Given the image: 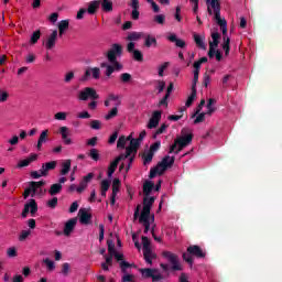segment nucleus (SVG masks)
Masks as SVG:
<instances>
[{
	"label": "nucleus",
	"mask_w": 282,
	"mask_h": 282,
	"mask_svg": "<svg viewBox=\"0 0 282 282\" xmlns=\"http://www.w3.org/2000/svg\"><path fill=\"white\" fill-rule=\"evenodd\" d=\"M141 272V275L143 278H151L153 280V269L152 268H145V269H139Z\"/></svg>",
	"instance_id": "obj_39"
},
{
	"label": "nucleus",
	"mask_w": 282,
	"mask_h": 282,
	"mask_svg": "<svg viewBox=\"0 0 282 282\" xmlns=\"http://www.w3.org/2000/svg\"><path fill=\"white\" fill-rule=\"evenodd\" d=\"M167 66H170V62H164L163 64H161V66L159 67L160 77H163L164 70L165 68H167Z\"/></svg>",
	"instance_id": "obj_62"
},
{
	"label": "nucleus",
	"mask_w": 282,
	"mask_h": 282,
	"mask_svg": "<svg viewBox=\"0 0 282 282\" xmlns=\"http://www.w3.org/2000/svg\"><path fill=\"white\" fill-rule=\"evenodd\" d=\"M193 139V132L177 137V139H175L174 143H172L170 148V153L175 152V154H178V152L192 143Z\"/></svg>",
	"instance_id": "obj_4"
},
{
	"label": "nucleus",
	"mask_w": 282,
	"mask_h": 282,
	"mask_svg": "<svg viewBox=\"0 0 282 282\" xmlns=\"http://www.w3.org/2000/svg\"><path fill=\"white\" fill-rule=\"evenodd\" d=\"M56 205H58V198L57 196L53 195V198L47 200V206L51 207V209H55Z\"/></svg>",
	"instance_id": "obj_50"
},
{
	"label": "nucleus",
	"mask_w": 282,
	"mask_h": 282,
	"mask_svg": "<svg viewBox=\"0 0 282 282\" xmlns=\"http://www.w3.org/2000/svg\"><path fill=\"white\" fill-rule=\"evenodd\" d=\"M194 40L196 42V45L199 47V48H207L206 44H205V40L204 37H202V35H199L198 33H194Z\"/></svg>",
	"instance_id": "obj_35"
},
{
	"label": "nucleus",
	"mask_w": 282,
	"mask_h": 282,
	"mask_svg": "<svg viewBox=\"0 0 282 282\" xmlns=\"http://www.w3.org/2000/svg\"><path fill=\"white\" fill-rule=\"evenodd\" d=\"M161 148V141H155V143H152L150 145V150L148 152H143L141 154V158L143 160V165H149L153 161L154 153L160 150Z\"/></svg>",
	"instance_id": "obj_9"
},
{
	"label": "nucleus",
	"mask_w": 282,
	"mask_h": 282,
	"mask_svg": "<svg viewBox=\"0 0 282 282\" xmlns=\"http://www.w3.org/2000/svg\"><path fill=\"white\" fill-rule=\"evenodd\" d=\"M70 170H72V159H66L62 163L61 174L66 176V174H68Z\"/></svg>",
	"instance_id": "obj_29"
},
{
	"label": "nucleus",
	"mask_w": 282,
	"mask_h": 282,
	"mask_svg": "<svg viewBox=\"0 0 282 282\" xmlns=\"http://www.w3.org/2000/svg\"><path fill=\"white\" fill-rule=\"evenodd\" d=\"M163 257L169 260V262L172 264L171 270L172 271H183V267L180 262V258L177 253H173L172 251H163Z\"/></svg>",
	"instance_id": "obj_8"
},
{
	"label": "nucleus",
	"mask_w": 282,
	"mask_h": 282,
	"mask_svg": "<svg viewBox=\"0 0 282 282\" xmlns=\"http://www.w3.org/2000/svg\"><path fill=\"white\" fill-rule=\"evenodd\" d=\"M165 15L164 13H158L156 15H154V22H158V24H164L165 23Z\"/></svg>",
	"instance_id": "obj_47"
},
{
	"label": "nucleus",
	"mask_w": 282,
	"mask_h": 282,
	"mask_svg": "<svg viewBox=\"0 0 282 282\" xmlns=\"http://www.w3.org/2000/svg\"><path fill=\"white\" fill-rule=\"evenodd\" d=\"M90 128H93V130H100L101 121L99 119H93L90 121Z\"/></svg>",
	"instance_id": "obj_49"
},
{
	"label": "nucleus",
	"mask_w": 282,
	"mask_h": 282,
	"mask_svg": "<svg viewBox=\"0 0 282 282\" xmlns=\"http://www.w3.org/2000/svg\"><path fill=\"white\" fill-rule=\"evenodd\" d=\"M74 77H75L74 70H68V73L65 74L64 82H66V84H69V82H72Z\"/></svg>",
	"instance_id": "obj_57"
},
{
	"label": "nucleus",
	"mask_w": 282,
	"mask_h": 282,
	"mask_svg": "<svg viewBox=\"0 0 282 282\" xmlns=\"http://www.w3.org/2000/svg\"><path fill=\"white\" fill-rule=\"evenodd\" d=\"M139 223H143L144 225V234H148L150 231V227H151V223H150V217L149 216H144V207L141 210V216H139Z\"/></svg>",
	"instance_id": "obj_20"
},
{
	"label": "nucleus",
	"mask_w": 282,
	"mask_h": 282,
	"mask_svg": "<svg viewBox=\"0 0 282 282\" xmlns=\"http://www.w3.org/2000/svg\"><path fill=\"white\" fill-rule=\"evenodd\" d=\"M101 4L102 11L109 12L113 11L112 0H99V6Z\"/></svg>",
	"instance_id": "obj_31"
},
{
	"label": "nucleus",
	"mask_w": 282,
	"mask_h": 282,
	"mask_svg": "<svg viewBox=\"0 0 282 282\" xmlns=\"http://www.w3.org/2000/svg\"><path fill=\"white\" fill-rule=\"evenodd\" d=\"M154 203L155 196L143 197V216H148L150 218L151 209Z\"/></svg>",
	"instance_id": "obj_12"
},
{
	"label": "nucleus",
	"mask_w": 282,
	"mask_h": 282,
	"mask_svg": "<svg viewBox=\"0 0 282 282\" xmlns=\"http://www.w3.org/2000/svg\"><path fill=\"white\" fill-rule=\"evenodd\" d=\"M48 132H50V130L46 129V130H42V132L40 133V137L37 139V151L42 150L43 143H46L48 141V139H50Z\"/></svg>",
	"instance_id": "obj_19"
},
{
	"label": "nucleus",
	"mask_w": 282,
	"mask_h": 282,
	"mask_svg": "<svg viewBox=\"0 0 282 282\" xmlns=\"http://www.w3.org/2000/svg\"><path fill=\"white\" fill-rule=\"evenodd\" d=\"M133 59H135L137 62H143L144 56L142 51H140V48H135L133 51Z\"/></svg>",
	"instance_id": "obj_40"
},
{
	"label": "nucleus",
	"mask_w": 282,
	"mask_h": 282,
	"mask_svg": "<svg viewBox=\"0 0 282 282\" xmlns=\"http://www.w3.org/2000/svg\"><path fill=\"white\" fill-rule=\"evenodd\" d=\"M169 40H170V42H175V45L180 46L181 48H184L186 46L185 40L177 37V35L175 33H171L169 35Z\"/></svg>",
	"instance_id": "obj_27"
},
{
	"label": "nucleus",
	"mask_w": 282,
	"mask_h": 282,
	"mask_svg": "<svg viewBox=\"0 0 282 282\" xmlns=\"http://www.w3.org/2000/svg\"><path fill=\"white\" fill-rule=\"evenodd\" d=\"M101 68H106V75L110 77L112 73H115V66L113 64H107V62H101Z\"/></svg>",
	"instance_id": "obj_36"
},
{
	"label": "nucleus",
	"mask_w": 282,
	"mask_h": 282,
	"mask_svg": "<svg viewBox=\"0 0 282 282\" xmlns=\"http://www.w3.org/2000/svg\"><path fill=\"white\" fill-rule=\"evenodd\" d=\"M69 269H70L69 262H64V263L62 264V273H63L64 275H68Z\"/></svg>",
	"instance_id": "obj_61"
},
{
	"label": "nucleus",
	"mask_w": 282,
	"mask_h": 282,
	"mask_svg": "<svg viewBox=\"0 0 282 282\" xmlns=\"http://www.w3.org/2000/svg\"><path fill=\"white\" fill-rule=\"evenodd\" d=\"M31 213V215H34L36 213V200L34 198H31L25 205L24 209L22 212V217L25 219L28 215Z\"/></svg>",
	"instance_id": "obj_13"
},
{
	"label": "nucleus",
	"mask_w": 282,
	"mask_h": 282,
	"mask_svg": "<svg viewBox=\"0 0 282 282\" xmlns=\"http://www.w3.org/2000/svg\"><path fill=\"white\" fill-rule=\"evenodd\" d=\"M184 110H185V108H181V115H170L169 119L171 121H178L180 119H182V117L184 115Z\"/></svg>",
	"instance_id": "obj_54"
},
{
	"label": "nucleus",
	"mask_w": 282,
	"mask_h": 282,
	"mask_svg": "<svg viewBox=\"0 0 282 282\" xmlns=\"http://www.w3.org/2000/svg\"><path fill=\"white\" fill-rule=\"evenodd\" d=\"M118 165H119V159H118V156H116L115 160L110 162V165H108V176L109 177L113 176Z\"/></svg>",
	"instance_id": "obj_32"
},
{
	"label": "nucleus",
	"mask_w": 282,
	"mask_h": 282,
	"mask_svg": "<svg viewBox=\"0 0 282 282\" xmlns=\"http://www.w3.org/2000/svg\"><path fill=\"white\" fill-rule=\"evenodd\" d=\"M88 156H90V159H93V161H99L100 152H99L98 148H90V150L88 151Z\"/></svg>",
	"instance_id": "obj_34"
},
{
	"label": "nucleus",
	"mask_w": 282,
	"mask_h": 282,
	"mask_svg": "<svg viewBox=\"0 0 282 282\" xmlns=\"http://www.w3.org/2000/svg\"><path fill=\"white\" fill-rule=\"evenodd\" d=\"M212 37H213V41L209 42V51H208V55L210 58L215 57L216 55L217 46L219 44V40L221 35L220 33H218V31H214L212 33Z\"/></svg>",
	"instance_id": "obj_10"
},
{
	"label": "nucleus",
	"mask_w": 282,
	"mask_h": 282,
	"mask_svg": "<svg viewBox=\"0 0 282 282\" xmlns=\"http://www.w3.org/2000/svg\"><path fill=\"white\" fill-rule=\"evenodd\" d=\"M162 119V110H154L150 121L148 123V128H156Z\"/></svg>",
	"instance_id": "obj_14"
},
{
	"label": "nucleus",
	"mask_w": 282,
	"mask_h": 282,
	"mask_svg": "<svg viewBox=\"0 0 282 282\" xmlns=\"http://www.w3.org/2000/svg\"><path fill=\"white\" fill-rule=\"evenodd\" d=\"M155 185L153 183V181H145L143 183V194H144V197H148L150 196L152 189H154Z\"/></svg>",
	"instance_id": "obj_28"
},
{
	"label": "nucleus",
	"mask_w": 282,
	"mask_h": 282,
	"mask_svg": "<svg viewBox=\"0 0 282 282\" xmlns=\"http://www.w3.org/2000/svg\"><path fill=\"white\" fill-rule=\"evenodd\" d=\"M196 95H197V90H195V88L192 85V93H191V95L188 96V98L186 100V106L187 107L192 106V104L195 101Z\"/></svg>",
	"instance_id": "obj_38"
},
{
	"label": "nucleus",
	"mask_w": 282,
	"mask_h": 282,
	"mask_svg": "<svg viewBox=\"0 0 282 282\" xmlns=\"http://www.w3.org/2000/svg\"><path fill=\"white\" fill-rule=\"evenodd\" d=\"M127 141H128L127 137H124V134H121L117 141V148H120V149L126 148Z\"/></svg>",
	"instance_id": "obj_43"
},
{
	"label": "nucleus",
	"mask_w": 282,
	"mask_h": 282,
	"mask_svg": "<svg viewBox=\"0 0 282 282\" xmlns=\"http://www.w3.org/2000/svg\"><path fill=\"white\" fill-rule=\"evenodd\" d=\"M57 165V161H48L46 163L42 164V167L37 171V178H41V176H47L50 170H55Z\"/></svg>",
	"instance_id": "obj_11"
},
{
	"label": "nucleus",
	"mask_w": 282,
	"mask_h": 282,
	"mask_svg": "<svg viewBox=\"0 0 282 282\" xmlns=\"http://www.w3.org/2000/svg\"><path fill=\"white\" fill-rule=\"evenodd\" d=\"M91 73H93V77H95V79H99V77H100V68L98 66H94L91 68Z\"/></svg>",
	"instance_id": "obj_64"
},
{
	"label": "nucleus",
	"mask_w": 282,
	"mask_h": 282,
	"mask_svg": "<svg viewBox=\"0 0 282 282\" xmlns=\"http://www.w3.org/2000/svg\"><path fill=\"white\" fill-rule=\"evenodd\" d=\"M170 123H162L160 128L154 132L153 138L156 139L158 134H163L165 132L166 128H169Z\"/></svg>",
	"instance_id": "obj_44"
},
{
	"label": "nucleus",
	"mask_w": 282,
	"mask_h": 282,
	"mask_svg": "<svg viewBox=\"0 0 282 282\" xmlns=\"http://www.w3.org/2000/svg\"><path fill=\"white\" fill-rule=\"evenodd\" d=\"M122 53H123V46L118 42H115L113 44H111L110 48L106 53V57L108 62H110L112 66H115V70L116 69L121 70L122 68V64L118 62V57H121Z\"/></svg>",
	"instance_id": "obj_1"
},
{
	"label": "nucleus",
	"mask_w": 282,
	"mask_h": 282,
	"mask_svg": "<svg viewBox=\"0 0 282 282\" xmlns=\"http://www.w3.org/2000/svg\"><path fill=\"white\" fill-rule=\"evenodd\" d=\"M79 223L83 225H89L91 223L93 214L87 212L85 208H80L78 212Z\"/></svg>",
	"instance_id": "obj_15"
},
{
	"label": "nucleus",
	"mask_w": 282,
	"mask_h": 282,
	"mask_svg": "<svg viewBox=\"0 0 282 282\" xmlns=\"http://www.w3.org/2000/svg\"><path fill=\"white\" fill-rule=\"evenodd\" d=\"M210 4L214 9V18L217 21V23L220 25L224 37H227V34H228L227 20L226 18H221L220 0H212Z\"/></svg>",
	"instance_id": "obj_3"
},
{
	"label": "nucleus",
	"mask_w": 282,
	"mask_h": 282,
	"mask_svg": "<svg viewBox=\"0 0 282 282\" xmlns=\"http://www.w3.org/2000/svg\"><path fill=\"white\" fill-rule=\"evenodd\" d=\"M198 79H199V75L197 74L196 68H194V78H193L192 87H193L195 90H197V83H198Z\"/></svg>",
	"instance_id": "obj_59"
},
{
	"label": "nucleus",
	"mask_w": 282,
	"mask_h": 282,
	"mask_svg": "<svg viewBox=\"0 0 282 282\" xmlns=\"http://www.w3.org/2000/svg\"><path fill=\"white\" fill-rule=\"evenodd\" d=\"M193 256H196V258H205L206 253L205 251H203L199 245H189V247H187V253H183V259L185 260V262H188V264H193Z\"/></svg>",
	"instance_id": "obj_5"
},
{
	"label": "nucleus",
	"mask_w": 282,
	"mask_h": 282,
	"mask_svg": "<svg viewBox=\"0 0 282 282\" xmlns=\"http://www.w3.org/2000/svg\"><path fill=\"white\" fill-rule=\"evenodd\" d=\"M99 97L100 95L93 86H86L85 88H82V90H79L77 94V98L80 101H87L88 99H99Z\"/></svg>",
	"instance_id": "obj_7"
},
{
	"label": "nucleus",
	"mask_w": 282,
	"mask_h": 282,
	"mask_svg": "<svg viewBox=\"0 0 282 282\" xmlns=\"http://www.w3.org/2000/svg\"><path fill=\"white\" fill-rule=\"evenodd\" d=\"M57 36H58V31L57 29H54L46 40L45 46L47 50H52L56 46Z\"/></svg>",
	"instance_id": "obj_16"
},
{
	"label": "nucleus",
	"mask_w": 282,
	"mask_h": 282,
	"mask_svg": "<svg viewBox=\"0 0 282 282\" xmlns=\"http://www.w3.org/2000/svg\"><path fill=\"white\" fill-rule=\"evenodd\" d=\"M143 37H145V46H148V48H150L151 46L156 47L158 46V40L155 37V35H151L150 33H144Z\"/></svg>",
	"instance_id": "obj_23"
},
{
	"label": "nucleus",
	"mask_w": 282,
	"mask_h": 282,
	"mask_svg": "<svg viewBox=\"0 0 282 282\" xmlns=\"http://www.w3.org/2000/svg\"><path fill=\"white\" fill-rule=\"evenodd\" d=\"M174 163H175V156H170V154H167L161 161H159L155 167H151L150 174H149L150 178H154L156 174H164L167 167H172Z\"/></svg>",
	"instance_id": "obj_2"
},
{
	"label": "nucleus",
	"mask_w": 282,
	"mask_h": 282,
	"mask_svg": "<svg viewBox=\"0 0 282 282\" xmlns=\"http://www.w3.org/2000/svg\"><path fill=\"white\" fill-rule=\"evenodd\" d=\"M107 243H108V252L110 253V256H112V260H113V256L116 257V245L113 240H107Z\"/></svg>",
	"instance_id": "obj_41"
},
{
	"label": "nucleus",
	"mask_w": 282,
	"mask_h": 282,
	"mask_svg": "<svg viewBox=\"0 0 282 282\" xmlns=\"http://www.w3.org/2000/svg\"><path fill=\"white\" fill-rule=\"evenodd\" d=\"M213 104H216V99H214L213 97H210L208 99V102H207V108H208V115H212V112H214L216 110V108H214Z\"/></svg>",
	"instance_id": "obj_48"
},
{
	"label": "nucleus",
	"mask_w": 282,
	"mask_h": 282,
	"mask_svg": "<svg viewBox=\"0 0 282 282\" xmlns=\"http://www.w3.org/2000/svg\"><path fill=\"white\" fill-rule=\"evenodd\" d=\"M32 231L30 230H22L20 237H19V241H25L29 237V235H31Z\"/></svg>",
	"instance_id": "obj_60"
},
{
	"label": "nucleus",
	"mask_w": 282,
	"mask_h": 282,
	"mask_svg": "<svg viewBox=\"0 0 282 282\" xmlns=\"http://www.w3.org/2000/svg\"><path fill=\"white\" fill-rule=\"evenodd\" d=\"M118 115V108L117 106H115V108H112L108 115H106V119L109 120V119H112L113 117H117Z\"/></svg>",
	"instance_id": "obj_56"
},
{
	"label": "nucleus",
	"mask_w": 282,
	"mask_h": 282,
	"mask_svg": "<svg viewBox=\"0 0 282 282\" xmlns=\"http://www.w3.org/2000/svg\"><path fill=\"white\" fill-rule=\"evenodd\" d=\"M206 119V112H199L196 115V119H194V123H202V121H205Z\"/></svg>",
	"instance_id": "obj_55"
},
{
	"label": "nucleus",
	"mask_w": 282,
	"mask_h": 282,
	"mask_svg": "<svg viewBox=\"0 0 282 282\" xmlns=\"http://www.w3.org/2000/svg\"><path fill=\"white\" fill-rule=\"evenodd\" d=\"M99 7L100 0H90V2H88V9L86 10L88 11V13H90V15H94L95 13H97Z\"/></svg>",
	"instance_id": "obj_24"
},
{
	"label": "nucleus",
	"mask_w": 282,
	"mask_h": 282,
	"mask_svg": "<svg viewBox=\"0 0 282 282\" xmlns=\"http://www.w3.org/2000/svg\"><path fill=\"white\" fill-rule=\"evenodd\" d=\"M43 262L46 264L48 271H54L56 264L53 260H50V258H44Z\"/></svg>",
	"instance_id": "obj_46"
},
{
	"label": "nucleus",
	"mask_w": 282,
	"mask_h": 282,
	"mask_svg": "<svg viewBox=\"0 0 282 282\" xmlns=\"http://www.w3.org/2000/svg\"><path fill=\"white\" fill-rule=\"evenodd\" d=\"M145 33L143 31H132L128 34V40L138 41L141 37H144Z\"/></svg>",
	"instance_id": "obj_33"
},
{
	"label": "nucleus",
	"mask_w": 282,
	"mask_h": 282,
	"mask_svg": "<svg viewBox=\"0 0 282 282\" xmlns=\"http://www.w3.org/2000/svg\"><path fill=\"white\" fill-rule=\"evenodd\" d=\"M139 148H140L139 137L137 139H130V145H128L129 156L130 154H133V156H135Z\"/></svg>",
	"instance_id": "obj_21"
},
{
	"label": "nucleus",
	"mask_w": 282,
	"mask_h": 282,
	"mask_svg": "<svg viewBox=\"0 0 282 282\" xmlns=\"http://www.w3.org/2000/svg\"><path fill=\"white\" fill-rule=\"evenodd\" d=\"M90 75H91V68L88 67V68H86L84 75L80 77V82H87V79H89Z\"/></svg>",
	"instance_id": "obj_58"
},
{
	"label": "nucleus",
	"mask_w": 282,
	"mask_h": 282,
	"mask_svg": "<svg viewBox=\"0 0 282 282\" xmlns=\"http://www.w3.org/2000/svg\"><path fill=\"white\" fill-rule=\"evenodd\" d=\"M63 189V185H61L59 181L58 183H53L48 189V194H51V196H56L57 194H59Z\"/></svg>",
	"instance_id": "obj_30"
},
{
	"label": "nucleus",
	"mask_w": 282,
	"mask_h": 282,
	"mask_svg": "<svg viewBox=\"0 0 282 282\" xmlns=\"http://www.w3.org/2000/svg\"><path fill=\"white\" fill-rule=\"evenodd\" d=\"M159 269H152V281L159 282L160 280H163L162 273H158Z\"/></svg>",
	"instance_id": "obj_45"
},
{
	"label": "nucleus",
	"mask_w": 282,
	"mask_h": 282,
	"mask_svg": "<svg viewBox=\"0 0 282 282\" xmlns=\"http://www.w3.org/2000/svg\"><path fill=\"white\" fill-rule=\"evenodd\" d=\"M131 7H132V20H139L140 18V11H139V7H140V2L139 0H131Z\"/></svg>",
	"instance_id": "obj_25"
},
{
	"label": "nucleus",
	"mask_w": 282,
	"mask_h": 282,
	"mask_svg": "<svg viewBox=\"0 0 282 282\" xmlns=\"http://www.w3.org/2000/svg\"><path fill=\"white\" fill-rule=\"evenodd\" d=\"M206 104V99H200V102L198 104L196 110L193 112L192 117H196L202 110H203V106H205Z\"/></svg>",
	"instance_id": "obj_52"
},
{
	"label": "nucleus",
	"mask_w": 282,
	"mask_h": 282,
	"mask_svg": "<svg viewBox=\"0 0 282 282\" xmlns=\"http://www.w3.org/2000/svg\"><path fill=\"white\" fill-rule=\"evenodd\" d=\"M142 245H143V258L148 264H153V259L156 258V253H154L151 249V240L148 236L141 237Z\"/></svg>",
	"instance_id": "obj_6"
},
{
	"label": "nucleus",
	"mask_w": 282,
	"mask_h": 282,
	"mask_svg": "<svg viewBox=\"0 0 282 282\" xmlns=\"http://www.w3.org/2000/svg\"><path fill=\"white\" fill-rule=\"evenodd\" d=\"M120 267H121V271L123 273H126L124 275H127V269H129L130 267H132V264L130 262H127V260H123L120 262Z\"/></svg>",
	"instance_id": "obj_53"
},
{
	"label": "nucleus",
	"mask_w": 282,
	"mask_h": 282,
	"mask_svg": "<svg viewBox=\"0 0 282 282\" xmlns=\"http://www.w3.org/2000/svg\"><path fill=\"white\" fill-rule=\"evenodd\" d=\"M130 156V150H129V145L126 148V152L119 154V156H117L118 159V163H120V161H124L126 159H128Z\"/></svg>",
	"instance_id": "obj_51"
},
{
	"label": "nucleus",
	"mask_w": 282,
	"mask_h": 282,
	"mask_svg": "<svg viewBox=\"0 0 282 282\" xmlns=\"http://www.w3.org/2000/svg\"><path fill=\"white\" fill-rule=\"evenodd\" d=\"M77 218H69L64 225V236H70L77 225Z\"/></svg>",
	"instance_id": "obj_17"
},
{
	"label": "nucleus",
	"mask_w": 282,
	"mask_h": 282,
	"mask_svg": "<svg viewBox=\"0 0 282 282\" xmlns=\"http://www.w3.org/2000/svg\"><path fill=\"white\" fill-rule=\"evenodd\" d=\"M120 185H121L120 178H113V181H112V191H113L115 197L117 196V194L119 192Z\"/></svg>",
	"instance_id": "obj_42"
},
{
	"label": "nucleus",
	"mask_w": 282,
	"mask_h": 282,
	"mask_svg": "<svg viewBox=\"0 0 282 282\" xmlns=\"http://www.w3.org/2000/svg\"><path fill=\"white\" fill-rule=\"evenodd\" d=\"M223 40H224L223 48L225 51V54L229 55V53H230V37L227 34L226 37H223Z\"/></svg>",
	"instance_id": "obj_37"
},
{
	"label": "nucleus",
	"mask_w": 282,
	"mask_h": 282,
	"mask_svg": "<svg viewBox=\"0 0 282 282\" xmlns=\"http://www.w3.org/2000/svg\"><path fill=\"white\" fill-rule=\"evenodd\" d=\"M134 275H132L131 273H127L126 275H123L121 278V282H135V280H133Z\"/></svg>",
	"instance_id": "obj_63"
},
{
	"label": "nucleus",
	"mask_w": 282,
	"mask_h": 282,
	"mask_svg": "<svg viewBox=\"0 0 282 282\" xmlns=\"http://www.w3.org/2000/svg\"><path fill=\"white\" fill-rule=\"evenodd\" d=\"M29 195L34 197L36 195V182L32 181L29 183V186L24 189L23 197L28 199Z\"/></svg>",
	"instance_id": "obj_18"
},
{
	"label": "nucleus",
	"mask_w": 282,
	"mask_h": 282,
	"mask_svg": "<svg viewBox=\"0 0 282 282\" xmlns=\"http://www.w3.org/2000/svg\"><path fill=\"white\" fill-rule=\"evenodd\" d=\"M35 160H36V154L32 153L30 155V158L20 161L17 166H18V169H23L25 166H30V164H32V162H35Z\"/></svg>",
	"instance_id": "obj_26"
},
{
	"label": "nucleus",
	"mask_w": 282,
	"mask_h": 282,
	"mask_svg": "<svg viewBox=\"0 0 282 282\" xmlns=\"http://www.w3.org/2000/svg\"><path fill=\"white\" fill-rule=\"evenodd\" d=\"M57 29L59 37H62L64 33H66V31L69 29V20H59V22H57Z\"/></svg>",
	"instance_id": "obj_22"
}]
</instances>
